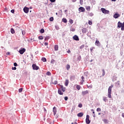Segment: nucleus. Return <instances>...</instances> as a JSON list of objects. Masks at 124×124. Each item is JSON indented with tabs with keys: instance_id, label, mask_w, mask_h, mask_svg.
<instances>
[{
	"instance_id": "1",
	"label": "nucleus",
	"mask_w": 124,
	"mask_h": 124,
	"mask_svg": "<svg viewBox=\"0 0 124 124\" xmlns=\"http://www.w3.org/2000/svg\"><path fill=\"white\" fill-rule=\"evenodd\" d=\"M112 88H114L113 85H111V86H109L108 89V98H112V96H111V93L112 92Z\"/></svg>"
},
{
	"instance_id": "2",
	"label": "nucleus",
	"mask_w": 124,
	"mask_h": 124,
	"mask_svg": "<svg viewBox=\"0 0 124 124\" xmlns=\"http://www.w3.org/2000/svg\"><path fill=\"white\" fill-rule=\"evenodd\" d=\"M101 11H102V13L104 14H109V11L103 8H101Z\"/></svg>"
},
{
	"instance_id": "3",
	"label": "nucleus",
	"mask_w": 124,
	"mask_h": 124,
	"mask_svg": "<svg viewBox=\"0 0 124 124\" xmlns=\"http://www.w3.org/2000/svg\"><path fill=\"white\" fill-rule=\"evenodd\" d=\"M86 123L87 124H91V120H90V116L89 115H86Z\"/></svg>"
},
{
	"instance_id": "4",
	"label": "nucleus",
	"mask_w": 124,
	"mask_h": 124,
	"mask_svg": "<svg viewBox=\"0 0 124 124\" xmlns=\"http://www.w3.org/2000/svg\"><path fill=\"white\" fill-rule=\"evenodd\" d=\"M32 69H33V70H38V69H39V67L37 66L36 64H33L32 65Z\"/></svg>"
},
{
	"instance_id": "5",
	"label": "nucleus",
	"mask_w": 124,
	"mask_h": 124,
	"mask_svg": "<svg viewBox=\"0 0 124 124\" xmlns=\"http://www.w3.org/2000/svg\"><path fill=\"white\" fill-rule=\"evenodd\" d=\"M18 52L19 54H20L21 55H23V54L26 52V49L25 48H21L20 49H19Z\"/></svg>"
},
{
	"instance_id": "6",
	"label": "nucleus",
	"mask_w": 124,
	"mask_h": 124,
	"mask_svg": "<svg viewBox=\"0 0 124 124\" xmlns=\"http://www.w3.org/2000/svg\"><path fill=\"white\" fill-rule=\"evenodd\" d=\"M120 17V14H119L118 13H116L114 15H113V17L115 18V19H118Z\"/></svg>"
},
{
	"instance_id": "7",
	"label": "nucleus",
	"mask_w": 124,
	"mask_h": 124,
	"mask_svg": "<svg viewBox=\"0 0 124 124\" xmlns=\"http://www.w3.org/2000/svg\"><path fill=\"white\" fill-rule=\"evenodd\" d=\"M25 13H29V8L25 7L23 9Z\"/></svg>"
},
{
	"instance_id": "8",
	"label": "nucleus",
	"mask_w": 124,
	"mask_h": 124,
	"mask_svg": "<svg viewBox=\"0 0 124 124\" xmlns=\"http://www.w3.org/2000/svg\"><path fill=\"white\" fill-rule=\"evenodd\" d=\"M118 28H123V23H122V22L119 21L118 23Z\"/></svg>"
},
{
	"instance_id": "9",
	"label": "nucleus",
	"mask_w": 124,
	"mask_h": 124,
	"mask_svg": "<svg viewBox=\"0 0 124 124\" xmlns=\"http://www.w3.org/2000/svg\"><path fill=\"white\" fill-rule=\"evenodd\" d=\"M78 9L80 12H85V8H84V7H80Z\"/></svg>"
},
{
	"instance_id": "10",
	"label": "nucleus",
	"mask_w": 124,
	"mask_h": 124,
	"mask_svg": "<svg viewBox=\"0 0 124 124\" xmlns=\"http://www.w3.org/2000/svg\"><path fill=\"white\" fill-rule=\"evenodd\" d=\"M73 39L74 40H76L77 41H78L79 37L77 35H75L74 36H73Z\"/></svg>"
},
{
	"instance_id": "11",
	"label": "nucleus",
	"mask_w": 124,
	"mask_h": 124,
	"mask_svg": "<svg viewBox=\"0 0 124 124\" xmlns=\"http://www.w3.org/2000/svg\"><path fill=\"white\" fill-rule=\"evenodd\" d=\"M95 45L96 46H100V42H99V41L96 40L95 42Z\"/></svg>"
},
{
	"instance_id": "12",
	"label": "nucleus",
	"mask_w": 124,
	"mask_h": 124,
	"mask_svg": "<svg viewBox=\"0 0 124 124\" xmlns=\"http://www.w3.org/2000/svg\"><path fill=\"white\" fill-rule=\"evenodd\" d=\"M88 93H89V91H88V90L82 92V95H85V94H87Z\"/></svg>"
},
{
	"instance_id": "13",
	"label": "nucleus",
	"mask_w": 124,
	"mask_h": 124,
	"mask_svg": "<svg viewBox=\"0 0 124 124\" xmlns=\"http://www.w3.org/2000/svg\"><path fill=\"white\" fill-rule=\"evenodd\" d=\"M53 111L54 115H56V114H57V108H56V107H54L53 108Z\"/></svg>"
},
{
	"instance_id": "14",
	"label": "nucleus",
	"mask_w": 124,
	"mask_h": 124,
	"mask_svg": "<svg viewBox=\"0 0 124 124\" xmlns=\"http://www.w3.org/2000/svg\"><path fill=\"white\" fill-rule=\"evenodd\" d=\"M84 116V113L83 112H80L78 114V117H83Z\"/></svg>"
},
{
	"instance_id": "15",
	"label": "nucleus",
	"mask_w": 124,
	"mask_h": 124,
	"mask_svg": "<svg viewBox=\"0 0 124 124\" xmlns=\"http://www.w3.org/2000/svg\"><path fill=\"white\" fill-rule=\"evenodd\" d=\"M61 88L62 91L65 92V87H63V86L61 85Z\"/></svg>"
},
{
	"instance_id": "16",
	"label": "nucleus",
	"mask_w": 124,
	"mask_h": 124,
	"mask_svg": "<svg viewBox=\"0 0 124 124\" xmlns=\"http://www.w3.org/2000/svg\"><path fill=\"white\" fill-rule=\"evenodd\" d=\"M58 93L59 94H60L61 95L63 94V93L62 92V90L59 89L58 90Z\"/></svg>"
},
{
	"instance_id": "17",
	"label": "nucleus",
	"mask_w": 124,
	"mask_h": 124,
	"mask_svg": "<svg viewBox=\"0 0 124 124\" xmlns=\"http://www.w3.org/2000/svg\"><path fill=\"white\" fill-rule=\"evenodd\" d=\"M55 51H58L59 50V46L58 45H55L54 46Z\"/></svg>"
},
{
	"instance_id": "18",
	"label": "nucleus",
	"mask_w": 124,
	"mask_h": 124,
	"mask_svg": "<svg viewBox=\"0 0 124 124\" xmlns=\"http://www.w3.org/2000/svg\"><path fill=\"white\" fill-rule=\"evenodd\" d=\"M69 83V81H68V79H66L65 81V86L66 87H67V86H68V83Z\"/></svg>"
},
{
	"instance_id": "19",
	"label": "nucleus",
	"mask_w": 124,
	"mask_h": 124,
	"mask_svg": "<svg viewBox=\"0 0 124 124\" xmlns=\"http://www.w3.org/2000/svg\"><path fill=\"white\" fill-rule=\"evenodd\" d=\"M82 32L83 33H86V32H87V29L86 28H83L82 30Z\"/></svg>"
},
{
	"instance_id": "20",
	"label": "nucleus",
	"mask_w": 124,
	"mask_h": 124,
	"mask_svg": "<svg viewBox=\"0 0 124 124\" xmlns=\"http://www.w3.org/2000/svg\"><path fill=\"white\" fill-rule=\"evenodd\" d=\"M103 100L105 102H107V100H108V99H107V97L103 96Z\"/></svg>"
},
{
	"instance_id": "21",
	"label": "nucleus",
	"mask_w": 124,
	"mask_h": 124,
	"mask_svg": "<svg viewBox=\"0 0 124 124\" xmlns=\"http://www.w3.org/2000/svg\"><path fill=\"white\" fill-rule=\"evenodd\" d=\"M115 86L116 87H119V86H120V81H118L115 83Z\"/></svg>"
},
{
	"instance_id": "22",
	"label": "nucleus",
	"mask_w": 124,
	"mask_h": 124,
	"mask_svg": "<svg viewBox=\"0 0 124 124\" xmlns=\"http://www.w3.org/2000/svg\"><path fill=\"white\" fill-rule=\"evenodd\" d=\"M62 22L63 23H67V20H66V18H63L62 19Z\"/></svg>"
},
{
	"instance_id": "23",
	"label": "nucleus",
	"mask_w": 124,
	"mask_h": 124,
	"mask_svg": "<svg viewBox=\"0 0 124 124\" xmlns=\"http://www.w3.org/2000/svg\"><path fill=\"white\" fill-rule=\"evenodd\" d=\"M86 10H88V11H90L91 10V7L90 6H87L86 7Z\"/></svg>"
},
{
	"instance_id": "24",
	"label": "nucleus",
	"mask_w": 124,
	"mask_h": 124,
	"mask_svg": "<svg viewBox=\"0 0 124 124\" xmlns=\"http://www.w3.org/2000/svg\"><path fill=\"white\" fill-rule=\"evenodd\" d=\"M87 87L88 89H93V85L92 84L90 85H87Z\"/></svg>"
},
{
	"instance_id": "25",
	"label": "nucleus",
	"mask_w": 124,
	"mask_h": 124,
	"mask_svg": "<svg viewBox=\"0 0 124 124\" xmlns=\"http://www.w3.org/2000/svg\"><path fill=\"white\" fill-rule=\"evenodd\" d=\"M42 62H47V60L46 59V58H45V57H43L42 59Z\"/></svg>"
},
{
	"instance_id": "26",
	"label": "nucleus",
	"mask_w": 124,
	"mask_h": 124,
	"mask_svg": "<svg viewBox=\"0 0 124 124\" xmlns=\"http://www.w3.org/2000/svg\"><path fill=\"white\" fill-rule=\"evenodd\" d=\"M70 79L71 80H74V79H75V76H70Z\"/></svg>"
},
{
	"instance_id": "27",
	"label": "nucleus",
	"mask_w": 124,
	"mask_h": 124,
	"mask_svg": "<svg viewBox=\"0 0 124 124\" xmlns=\"http://www.w3.org/2000/svg\"><path fill=\"white\" fill-rule=\"evenodd\" d=\"M11 33H15V31L14 30V29H13V28L11 29Z\"/></svg>"
},
{
	"instance_id": "28",
	"label": "nucleus",
	"mask_w": 124,
	"mask_h": 124,
	"mask_svg": "<svg viewBox=\"0 0 124 124\" xmlns=\"http://www.w3.org/2000/svg\"><path fill=\"white\" fill-rule=\"evenodd\" d=\"M70 68V65L69 64H67L66 65V69H67V70H69Z\"/></svg>"
},
{
	"instance_id": "29",
	"label": "nucleus",
	"mask_w": 124,
	"mask_h": 124,
	"mask_svg": "<svg viewBox=\"0 0 124 124\" xmlns=\"http://www.w3.org/2000/svg\"><path fill=\"white\" fill-rule=\"evenodd\" d=\"M50 39V36H46L45 38V41H46V40H48Z\"/></svg>"
},
{
	"instance_id": "30",
	"label": "nucleus",
	"mask_w": 124,
	"mask_h": 124,
	"mask_svg": "<svg viewBox=\"0 0 124 124\" xmlns=\"http://www.w3.org/2000/svg\"><path fill=\"white\" fill-rule=\"evenodd\" d=\"M45 31L44 30V29H42L40 30V32L41 33H44V32Z\"/></svg>"
},
{
	"instance_id": "31",
	"label": "nucleus",
	"mask_w": 124,
	"mask_h": 124,
	"mask_svg": "<svg viewBox=\"0 0 124 124\" xmlns=\"http://www.w3.org/2000/svg\"><path fill=\"white\" fill-rule=\"evenodd\" d=\"M93 49H95V47H92L90 48V51L91 53H93Z\"/></svg>"
},
{
	"instance_id": "32",
	"label": "nucleus",
	"mask_w": 124,
	"mask_h": 124,
	"mask_svg": "<svg viewBox=\"0 0 124 124\" xmlns=\"http://www.w3.org/2000/svg\"><path fill=\"white\" fill-rule=\"evenodd\" d=\"M121 31H124V22L122 23V27L121 28Z\"/></svg>"
},
{
	"instance_id": "33",
	"label": "nucleus",
	"mask_w": 124,
	"mask_h": 124,
	"mask_svg": "<svg viewBox=\"0 0 124 124\" xmlns=\"http://www.w3.org/2000/svg\"><path fill=\"white\" fill-rule=\"evenodd\" d=\"M77 89L79 91L80 89H81V86H80V85H77Z\"/></svg>"
},
{
	"instance_id": "34",
	"label": "nucleus",
	"mask_w": 124,
	"mask_h": 124,
	"mask_svg": "<svg viewBox=\"0 0 124 124\" xmlns=\"http://www.w3.org/2000/svg\"><path fill=\"white\" fill-rule=\"evenodd\" d=\"M55 28L56 30H60V27L58 25H55Z\"/></svg>"
},
{
	"instance_id": "35",
	"label": "nucleus",
	"mask_w": 124,
	"mask_h": 124,
	"mask_svg": "<svg viewBox=\"0 0 124 124\" xmlns=\"http://www.w3.org/2000/svg\"><path fill=\"white\" fill-rule=\"evenodd\" d=\"M38 38H39V39H40V40H42V39H43V36H39L38 37Z\"/></svg>"
},
{
	"instance_id": "36",
	"label": "nucleus",
	"mask_w": 124,
	"mask_h": 124,
	"mask_svg": "<svg viewBox=\"0 0 124 124\" xmlns=\"http://www.w3.org/2000/svg\"><path fill=\"white\" fill-rule=\"evenodd\" d=\"M49 21H50V22H52V21H54V17H51L49 18Z\"/></svg>"
},
{
	"instance_id": "37",
	"label": "nucleus",
	"mask_w": 124,
	"mask_h": 124,
	"mask_svg": "<svg viewBox=\"0 0 124 124\" xmlns=\"http://www.w3.org/2000/svg\"><path fill=\"white\" fill-rule=\"evenodd\" d=\"M84 82H85V80L84 79H82L81 81L80 82L81 85H83V84H84Z\"/></svg>"
},
{
	"instance_id": "38",
	"label": "nucleus",
	"mask_w": 124,
	"mask_h": 124,
	"mask_svg": "<svg viewBox=\"0 0 124 124\" xmlns=\"http://www.w3.org/2000/svg\"><path fill=\"white\" fill-rule=\"evenodd\" d=\"M102 72H103L102 76H104V75H105V70H104V69H103L102 70Z\"/></svg>"
},
{
	"instance_id": "39",
	"label": "nucleus",
	"mask_w": 124,
	"mask_h": 124,
	"mask_svg": "<svg viewBox=\"0 0 124 124\" xmlns=\"http://www.w3.org/2000/svg\"><path fill=\"white\" fill-rule=\"evenodd\" d=\"M96 111L97 112H100V111H101V108H97Z\"/></svg>"
},
{
	"instance_id": "40",
	"label": "nucleus",
	"mask_w": 124,
	"mask_h": 124,
	"mask_svg": "<svg viewBox=\"0 0 124 124\" xmlns=\"http://www.w3.org/2000/svg\"><path fill=\"white\" fill-rule=\"evenodd\" d=\"M69 23H70V24H73V20L70 19L69 20Z\"/></svg>"
},
{
	"instance_id": "41",
	"label": "nucleus",
	"mask_w": 124,
	"mask_h": 124,
	"mask_svg": "<svg viewBox=\"0 0 124 124\" xmlns=\"http://www.w3.org/2000/svg\"><path fill=\"white\" fill-rule=\"evenodd\" d=\"M22 34L23 35H25V34H26V31H22Z\"/></svg>"
},
{
	"instance_id": "42",
	"label": "nucleus",
	"mask_w": 124,
	"mask_h": 124,
	"mask_svg": "<svg viewBox=\"0 0 124 124\" xmlns=\"http://www.w3.org/2000/svg\"><path fill=\"white\" fill-rule=\"evenodd\" d=\"M22 91H23V88H20V89L18 90L19 93H22Z\"/></svg>"
},
{
	"instance_id": "43",
	"label": "nucleus",
	"mask_w": 124,
	"mask_h": 124,
	"mask_svg": "<svg viewBox=\"0 0 124 124\" xmlns=\"http://www.w3.org/2000/svg\"><path fill=\"white\" fill-rule=\"evenodd\" d=\"M81 59V56L79 55V56H78V61H80Z\"/></svg>"
},
{
	"instance_id": "44",
	"label": "nucleus",
	"mask_w": 124,
	"mask_h": 124,
	"mask_svg": "<svg viewBox=\"0 0 124 124\" xmlns=\"http://www.w3.org/2000/svg\"><path fill=\"white\" fill-rule=\"evenodd\" d=\"M89 25H93V22L91 21V20H89L88 22Z\"/></svg>"
},
{
	"instance_id": "45",
	"label": "nucleus",
	"mask_w": 124,
	"mask_h": 124,
	"mask_svg": "<svg viewBox=\"0 0 124 124\" xmlns=\"http://www.w3.org/2000/svg\"><path fill=\"white\" fill-rule=\"evenodd\" d=\"M46 75H48V76H50V75H51V73L50 72H47L46 73Z\"/></svg>"
},
{
	"instance_id": "46",
	"label": "nucleus",
	"mask_w": 124,
	"mask_h": 124,
	"mask_svg": "<svg viewBox=\"0 0 124 124\" xmlns=\"http://www.w3.org/2000/svg\"><path fill=\"white\" fill-rule=\"evenodd\" d=\"M70 31H75V29L74 28H71Z\"/></svg>"
},
{
	"instance_id": "47",
	"label": "nucleus",
	"mask_w": 124,
	"mask_h": 124,
	"mask_svg": "<svg viewBox=\"0 0 124 124\" xmlns=\"http://www.w3.org/2000/svg\"><path fill=\"white\" fill-rule=\"evenodd\" d=\"M103 122L105 123V124H107V123H108L107 119H104L103 120Z\"/></svg>"
},
{
	"instance_id": "48",
	"label": "nucleus",
	"mask_w": 124,
	"mask_h": 124,
	"mask_svg": "<svg viewBox=\"0 0 124 124\" xmlns=\"http://www.w3.org/2000/svg\"><path fill=\"white\" fill-rule=\"evenodd\" d=\"M53 84H54V85H57V84H58V81L55 80L54 81V83H53Z\"/></svg>"
},
{
	"instance_id": "49",
	"label": "nucleus",
	"mask_w": 124,
	"mask_h": 124,
	"mask_svg": "<svg viewBox=\"0 0 124 124\" xmlns=\"http://www.w3.org/2000/svg\"><path fill=\"white\" fill-rule=\"evenodd\" d=\"M79 2L81 5L83 4V0H79Z\"/></svg>"
},
{
	"instance_id": "50",
	"label": "nucleus",
	"mask_w": 124,
	"mask_h": 124,
	"mask_svg": "<svg viewBox=\"0 0 124 124\" xmlns=\"http://www.w3.org/2000/svg\"><path fill=\"white\" fill-rule=\"evenodd\" d=\"M84 47H85V46L82 45L80 46V49H83V48H84Z\"/></svg>"
},
{
	"instance_id": "51",
	"label": "nucleus",
	"mask_w": 124,
	"mask_h": 124,
	"mask_svg": "<svg viewBox=\"0 0 124 124\" xmlns=\"http://www.w3.org/2000/svg\"><path fill=\"white\" fill-rule=\"evenodd\" d=\"M90 16H91V17H93V13H91L89 14Z\"/></svg>"
},
{
	"instance_id": "52",
	"label": "nucleus",
	"mask_w": 124,
	"mask_h": 124,
	"mask_svg": "<svg viewBox=\"0 0 124 124\" xmlns=\"http://www.w3.org/2000/svg\"><path fill=\"white\" fill-rule=\"evenodd\" d=\"M12 69L13 70H16V69H17V68H16V67H12Z\"/></svg>"
},
{
	"instance_id": "53",
	"label": "nucleus",
	"mask_w": 124,
	"mask_h": 124,
	"mask_svg": "<svg viewBox=\"0 0 124 124\" xmlns=\"http://www.w3.org/2000/svg\"><path fill=\"white\" fill-rule=\"evenodd\" d=\"M82 105L81 104L78 105V107H79V108H82Z\"/></svg>"
},
{
	"instance_id": "54",
	"label": "nucleus",
	"mask_w": 124,
	"mask_h": 124,
	"mask_svg": "<svg viewBox=\"0 0 124 124\" xmlns=\"http://www.w3.org/2000/svg\"><path fill=\"white\" fill-rule=\"evenodd\" d=\"M64 99H65V100H67V99H68V97H67V96H65V97H64Z\"/></svg>"
},
{
	"instance_id": "55",
	"label": "nucleus",
	"mask_w": 124,
	"mask_h": 124,
	"mask_svg": "<svg viewBox=\"0 0 124 124\" xmlns=\"http://www.w3.org/2000/svg\"><path fill=\"white\" fill-rule=\"evenodd\" d=\"M50 1H51V2H55V1H56V0H50Z\"/></svg>"
},
{
	"instance_id": "56",
	"label": "nucleus",
	"mask_w": 124,
	"mask_h": 124,
	"mask_svg": "<svg viewBox=\"0 0 124 124\" xmlns=\"http://www.w3.org/2000/svg\"><path fill=\"white\" fill-rule=\"evenodd\" d=\"M14 66H17V65H18L17 64V63L15 62V63H14Z\"/></svg>"
},
{
	"instance_id": "57",
	"label": "nucleus",
	"mask_w": 124,
	"mask_h": 124,
	"mask_svg": "<svg viewBox=\"0 0 124 124\" xmlns=\"http://www.w3.org/2000/svg\"><path fill=\"white\" fill-rule=\"evenodd\" d=\"M45 46H48V43L47 42H45Z\"/></svg>"
},
{
	"instance_id": "58",
	"label": "nucleus",
	"mask_w": 124,
	"mask_h": 124,
	"mask_svg": "<svg viewBox=\"0 0 124 124\" xmlns=\"http://www.w3.org/2000/svg\"><path fill=\"white\" fill-rule=\"evenodd\" d=\"M87 36H89V37H90V32H88L87 33Z\"/></svg>"
},
{
	"instance_id": "59",
	"label": "nucleus",
	"mask_w": 124,
	"mask_h": 124,
	"mask_svg": "<svg viewBox=\"0 0 124 124\" xmlns=\"http://www.w3.org/2000/svg\"><path fill=\"white\" fill-rule=\"evenodd\" d=\"M11 12L12 13H14V12H15L14 10L13 9V10H11Z\"/></svg>"
},
{
	"instance_id": "60",
	"label": "nucleus",
	"mask_w": 124,
	"mask_h": 124,
	"mask_svg": "<svg viewBox=\"0 0 124 124\" xmlns=\"http://www.w3.org/2000/svg\"><path fill=\"white\" fill-rule=\"evenodd\" d=\"M81 79H82V80H84L85 78L84 77V76L81 77Z\"/></svg>"
},
{
	"instance_id": "61",
	"label": "nucleus",
	"mask_w": 124,
	"mask_h": 124,
	"mask_svg": "<svg viewBox=\"0 0 124 124\" xmlns=\"http://www.w3.org/2000/svg\"><path fill=\"white\" fill-rule=\"evenodd\" d=\"M54 62V60H52L51 61V63H53Z\"/></svg>"
},
{
	"instance_id": "62",
	"label": "nucleus",
	"mask_w": 124,
	"mask_h": 124,
	"mask_svg": "<svg viewBox=\"0 0 124 124\" xmlns=\"http://www.w3.org/2000/svg\"><path fill=\"white\" fill-rule=\"evenodd\" d=\"M6 55H10V52H7L6 53Z\"/></svg>"
},
{
	"instance_id": "63",
	"label": "nucleus",
	"mask_w": 124,
	"mask_h": 124,
	"mask_svg": "<svg viewBox=\"0 0 124 124\" xmlns=\"http://www.w3.org/2000/svg\"><path fill=\"white\" fill-rule=\"evenodd\" d=\"M76 0H72V1L73 2H75L76 1Z\"/></svg>"
},
{
	"instance_id": "64",
	"label": "nucleus",
	"mask_w": 124,
	"mask_h": 124,
	"mask_svg": "<svg viewBox=\"0 0 124 124\" xmlns=\"http://www.w3.org/2000/svg\"><path fill=\"white\" fill-rule=\"evenodd\" d=\"M122 117H123V118H124V113H123L122 114Z\"/></svg>"
}]
</instances>
